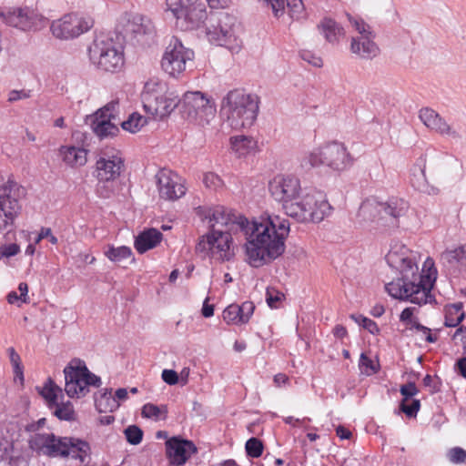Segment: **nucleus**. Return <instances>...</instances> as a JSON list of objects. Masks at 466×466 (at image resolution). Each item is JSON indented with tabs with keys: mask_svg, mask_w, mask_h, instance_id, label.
I'll use <instances>...</instances> for the list:
<instances>
[{
	"mask_svg": "<svg viewBox=\"0 0 466 466\" xmlns=\"http://www.w3.org/2000/svg\"><path fill=\"white\" fill-rule=\"evenodd\" d=\"M250 228L246 243L247 261L250 266L259 268L282 255L284 239L289 232L287 219L261 218L259 221H252Z\"/></svg>",
	"mask_w": 466,
	"mask_h": 466,
	"instance_id": "obj_1",
	"label": "nucleus"
},
{
	"mask_svg": "<svg viewBox=\"0 0 466 466\" xmlns=\"http://www.w3.org/2000/svg\"><path fill=\"white\" fill-rule=\"evenodd\" d=\"M408 210L409 203L402 198H391L385 202L367 198L358 210L356 222L369 231L388 233L400 227V219Z\"/></svg>",
	"mask_w": 466,
	"mask_h": 466,
	"instance_id": "obj_2",
	"label": "nucleus"
},
{
	"mask_svg": "<svg viewBox=\"0 0 466 466\" xmlns=\"http://www.w3.org/2000/svg\"><path fill=\"white\" fill-rule=\"evenodd\" d=\"M400 268L401 278L385 285L389 295L418 305L427 303L435 277L432 279L431 274H419L418 266L409 258H400Z\"/></svg>",
	"mask_w": 466,
	"mask_h": 466,
	"instance_id": "obj_3",
	"label": "nucleus"
},
{
	"mask_svg": "<svg viewBox=\"0 0 466 466\" xmlns=\"http://www.w3.org/2000/svg\"><path fill=\"white\" fill-rule=\"evenodd\" d=\"M221 112L226 115L231 128L249 127L258 116V97L240 89L231 90L222 100Z\"/></svg>",
	"mask_w": 466,
	"mask_h": 466,
	"instance_id": "obj_4",
	"label": "nucleus"
},
{
	"mask_svg": "<svg viewBox=\"0 0 466 466\" xmlns=\"http://www.w3.org/2000/svg\"><path fill=\"white\" fill-rule=\"evenodd\" d=\"M28 442L33 451L50 457L72 456L84 462L90 453V446L86 441L75 438H58L54 433H35Z\"/></svg>",
	"mask_w": 466,
	"mask_h": 466,
	"instance_id": "obj_5",
	"label": "nucleus"
},
{
	"mask_svg": "<svg viewBox=\"0 0 466 466\" xmlns=\"http://www.w3.org/2000/svg\"><path fill=\"white\" fill-rule=\"evenodd\" d=\"M287 216L300 223H319L332 213L333 208L325 195L319 191L299 193L283 208Z\"/></svg>",
	"mask_w": 466,
	"mask_h": 466,
	"instance_id": "obj_6",
	"label": "nucleus"
},
{
	"mask_svg": "<svg viewBox=\"0 0 466 466\" xmlns=\"http://www.w3.org/2000/svg\"><path fill=\"white\" fill-rule=\"evenodd\" d=\"M240 32V24L235 15L219 12L211 16L206 34L212 45L225 47L232 54H238L243 47Z\"/></svg>",
	"mask_w": 466,
	"mask_h": 466,
	"instance_id": "obj_7",
	"label": "nucleus"
},
{
	"mask_svg": "<svg viewBox=\"0 0 466 466\" xmlns=\"http://www.w3.org/2000/svg\"><path fill=\"white\" fill-rule=\"evenodd\" d=\"M352 157L341 143L332 142L323 147L314 148L306 154L302 160V167H314L325 165L334 170H344L352 164Z\"/></svg>",
	"mask_w": 466,
	"mask_h": 466,
	"instance_id": "obj_8",
	"label": "nucleus"
},
{
	"mask_svg": "<svg viewBox=\"0 0 466 466\" xmlns=\"http://www.w3.org/2000/svg\"><path fill=\"white\" fill-rule=\"evenodd\" d=\"M179 110L183 117L201 127L210 125L217 112L215 102L200 91L185 93Z\"/></svg>",
	"mask_w": 466,
	"mask_h": 466,
	"instance_id": "obj_9",
	"label": "nucleus"
},
{
	"mask_svg": "<svg viewBox=\"0 0 466 466\" xmlns=\"http://www.w3.org/2000/svg\"><path fill=\"white\" fill-rule=\"evenodd\" d=\"M88 53L91 62L101 70L116 72L124 65L123 52L111 38L96 37Z\"/></svg>",
	"mask_w": 466,
	"mask_h": 466,
	"instance_id": "obj_10",
	"label": "nucleus"
},
{
	"mask_svg": "<svg viewBox=\"0 0 466 466\" xmlns=\"http://www.w3.org/2000/svg\"><path fill=\"white\" fill-rule=\"evenodd\" d=\"M65 391L70 398H81L88 392V386L100 387L101 379L92 373L85 363L79 362L77 366H67L64 370Z\"/></svg>",
	"mask_w": 466,
	"mask_h": 466,
	"instance_id": "obj_11",
	"label": "nucleus"
},
{
	"mask_svg": "<svg viewBox=\"0 0 466 466\" xmlns=\"http://www.w3.org/2000/svg\"><path fill=\"white\" fill-rule=\"evenodd\" d=\"M204 218L208 219L211 231L214 229H223L224 231L234 233L239 231L244 234L247 240L249 238L251 222L223 206L208 208L205 213Z\"/></svg>",
	"mask_w": 466,
	"mask_h": 466,
	"instance_id": "obj_12",
	"label": "nucleus"
},
{
	"mask_svg": "<svg viewBox=\"0 0 466 466\" xmlns=\"http://www.w3.org/2000/svg\"><path fill=\"white\" fill-rule=\"evenodd\" d=\"M194 51L186 47L179 39L173 38L162 56V69L170 76L177 78L192 65Z\"/></svg>",
	"mask_w": 466,
	"mask_h": 466,
	"instance_id": "obj_13",
	"label": "nucleus"
},
{
	"mask_svg": "<svg viewBox=\"0 0 466 466\" xmlns=\"http://www.w3.org/2000/svg\"><path fill=\"white\" fill-rule=\"evenodd\" d=\"M88 120L91 129L100 139L116 136L119 131L118 125H121L118 116V102L113 100L107 103L90 116Z\"/></svg>",
	"mask_w": 466,
	"mask_h": 466,
	"instance_id": "obj_14",
	"label": "nucleus"
},
{
	"mask_svg": "<svg viewBox=\"0 0 466 466\" xmlns=\"http://www.w3.org/2000/svg\"><path fill=\"white\" fill-rule=\"evenodd\" d=\"M94 24L95 21L90 15L69 13L53 21L50 29L56 38L72 39L89 31Z\"/></svg>",
	"mask_w": 466,
	"mask_h": 466,
	"instance_id": "obj_15",
	"label": "nucleus"
},
{
	"mask_svg": "<svg viewBox=\"0 0 466 466\" xmlns=\"http://www.w3.org/2000/svg\"><path fill=\"white\" fill-rule=\"evenodd\" d=\"M24 187L15 181L8 180L6 185L0 187V231L7 228L14 222L20 210L18 198L24 195Z\"/></svg>",
	"mask_w": 466,
	"mask_h": 466,
	"instance_id": "obj_16",
	"label": "nucleus"
},
{
	"mask_svg": "<svg viewBox=\"0 0 466 466\" xmlns=\"http://www.w3.org/2000/svg\"><path fill=\"white\" fill-rule=\"evenodd\" d=\"M421 122L431 130L450 137L455 141H461L466 137V128L460 125H450L436 111L431 108H421L419 112Z\"/></svg>",
	"mask_w": 466,
	"mask_h": 466,
	"instance_id": "obj_17",
	"label": "nucleus"
},
{
	"mask_svg": "<svg viewBox=\"0 0 466 466\" xmlns=\"http://www.w3.org/2000/svg\"><path fill=\"white\" fill-rule=\"evenodd\" d=\"M158 193L166 200H177L186 194L184 180L177 173L163 168L156 175Z\"/></svg>",
	"mask_w": 466,
	"mask_h": 466,
	"instance_id": "obj_18",
	"label": "nucleus"
},
{
	"mask_svg": "<svg viewBox=\"0 0 466 466\" xmlns=\"http://www.w3.org/2000/svg\"><path fill=\"white\" fill-rule=\"evenodd\" d=\"M0 18L10 26L28 31L36 25L38 15L31 7L14 6L0 8Z\"/></svg>",
	"mask_w": 466,
	"mask_h": 466,
	"instance_id": "obj_19",
	"label": "nucleus"
},
{
	"mask_svg": "<svg viewBox=\"0 0 466 466\" xmlns=\"http://www.w3.org/2000/svg\"><path fill=\"white\" fill-rule=\"evenodd\" d=\"M268 187L271 196L282 204V208L302 191L299 179L291 176H277L269 182Z\"/></svg>",
	"mask_w": 466,
	"mask_h": 466,
	"instance_id": "obj_20",
	"label": "nucleus"
},
{
	"mask_svg": "<svg viewBox=\"0 0 466 466\" xmlns=\"http://www.w3.org/2000/svg\"><path fill=\"white\" fill-rule=\"evenodd\" d=\"M166 455L173 466L184 465L192 454L198 452V448L192 441L180 436H174L166 441Z\"/></svg>",
	"mask_w": 466,
	"mask_h": 466,
	"instance_id": "obj_21",
	"label": "nucleus"
},
{
	"mask_svg": "<svg viewBox=\"0 0 466 466\" xmlns=\"http://www.w3.org/2000/svg\"><path fill=\"white\" fill-rule=\"evenodd\" d=\"M118 26L121 27L120 33L130 39H138L152 30L150 19L140 14L132 13H126L121 17Z\"/></svg>",
	"mask_w": 466,
	"mask_h": 466,
	"instance_id": "obj_22",
	"label": "nucleus"
},
{
	"mask_svg": "<svg viewBox=\"0 0 466 466\" xmlns=\"http://www.w3.org/2000/svg\"><path fill=\"white\" fill-rule=\"evenodd\" d=\"M124 161L120 157H100L96 163L95 176L99 183L116 180L121 173Z\"/></svg>",
	"mask_w": 466,
	"mask_h": 466,
	"instance_id": "obj_23",
	"label": "nucleus"
},
{
	"mask_svg": "<svg viewBox=\"0 0 466 466\" xmlns=\"http://www.w3.org/2000/svg\"><path fill=\"white\" fill-rule=\"evenodd\" d=\"M206 4L203 0L189 1L177 25L183 30L198 28L207 19Z\"/></svg>",
	"mask_w": 466,
	"mask_h": 466,
	"instance_id": "obj_24",
	"label": "nucleus"
},
{
	"mask_svg": "<svg viewBox=\"0 0 466 466\" xmlns=\"http://www.w3.org/2000/svg\"><path fill=\"white\" fill-rule=\"evenodd\" d=\"M211 257L219 261H228L234 257L231 232L213 230Z\"/></svg>",
	"mask_w": 466,
	"mask_h": 466,
	"instance_id": "obj_25",
	"label": "nucleus"
},
{
	"mask_svg": "<svg viewBox=\"0 0 466 466\" xmlns=\"http://www.w3.org/2000/svg\"><path fill=\"white\" fill-rule=\"evenodd\" d=\"M180 107V99L173 93L166 92L153 102L144 104L145 110L154 117L162 119L176 108Z\"/></svg>",
	"mask_w": 466,
	"mask_h": 466,
	"instance_id": "obj_26",
	"label": "nucleus"
},
{
	"mask_svg": "<svg viewBox=\"0 0 466 466\" xmlns=\"http://www.w3.org/2000/svg\"><path fill=\"white\" fill-rule=\"evenodd\" d=\"M376 35L355 36L350 41V51L359 58L371 60L380 55V47L374 41Z\"/></svg>",
	"mask_w": 466,
	"mask_h": 466,
	"instance_id": "obj_27",
	"label": "nucleus"
},
{
	"mask_svg": "<svg viewBox=\"0 0 466 466\" xmlns=\"http://www.w3.org/2000/svg\"><path fill=\"white\" fill-rule=\"evenodd\" d=\"M440 259L450 274L457 275L461 270H466V245L443 251Z\"/></svg>",
	"mask_w": 466,
	"mask_h": 466,
	"instance_id": "obj_28",
	"label": "nucleus"
},
{
	"mask_svg": "<svg viewBox=\"0 0 466 466\" xmlns=\"http://www.w3.org/2000/svg\"><path fill=\"white\" fill-rule=\"evenodd\" d=\"M425 168L426 155L422 154L417 158L410 168V180L414 189L424 193H430V186L425 176Z\"/></svg>",
	"mask_w": 466,
	"mask_h": 466,
	"instance_id": "obj_29",
	"label": "nucleus"
},
{
	"mask_svg": "<svg viewBox=\"0 0 466 466\" xmlns=\"http://www.w3.org/2000/svg\"><path fill=\"white\" fill-rule=\"evenodd\" d=\"M162 233L156 228H149L141 232L135 239V248L138 253L154 248L162 239Z\"/></svg>",
	"mask_w": 466,
	"mask_h": 466,
	"instance_id": "obj_30",
	"label": "nucleus"
},
{
	"mask_svg": "<svg viewBox=\"0 0 466 466\" xmlns=\"http://www.w3.org/2000/svg\"><path fill=\"white\" fill-rule=\"evenodd\" d=\"M318 29L324 35L325 39L331 44L339 41V37L345 35L344 28L331 18H324L318 25Z\"/></svg>",
	"mask_w": 466,
	"mask_h": 466,
	"instance_id": "obj_31",
	"label": "nucleus"
},
{
	"mask_svg": "<svg viewBox=\"0 0 466 466\" xmlns=\"http://www.w3.org/2000/svg\"><path fill=\"white\" fill-rule=\"evenodd\" d=\"M59 152L63 161L70 167H81L86 163L87 152L82 147H61Z\"/></svg>",
	"mask_w": 466,
	"mask_h": 466,
	"instance_id": "obj_32",
	"label": "nucleus"
},
{
	"mask_svg": "<svg viewBox=\"0 0 466 466\" xmlns=\"http://www.w3.org/2000/svg\"><path fill=\"white\" fill-rule=\"evenodd\" d=\"M167 92V85L165 82L157 79L151 78L145 83L144 90L142 92L143 104L153 102L157 97L162 96Z\"/></svg>",
	"mask_w": 466,
	"mask_h": 466,
	"instance_id": "obj_33",
	"label": "nucleus"
},
{
	"mask_svg": "<svg viewBox=\"0 0 466 466\" xmlns=\"http://www.w3.org/2000/svg\"><path fill=\"white\" fill-rule=\"evenodd\" d=\"M231 147L238 157H245L255 151L257 142L250 137L238 136L231 137Z\"/></svg>",
	"mask_w": 466,
	"mask_h": 466,
	"instance_id": "obj_34",
	"label": "nucleus"
},
{
	"mask_svg": "<svg viewBox=\"0 0 466 466\" xmlns=\"http://www.w3.org/2000/svg\"><path fill=\"white\" fill-rule=\"evenodd\" d=\"M95 405L100 413L112 412L119 407V402L112 396L111 390H106L99 396L95 397Z\"/></svg>",
	"mask_w": 466,
	"mask_h": 466,
	"instance_id": "obj_35",
	"label": "nucleus"
},
{
	"mask_svg": "<svg viewBox=\"0 0 466 466\" xmlns=\"http://www.w3.org/2000/svg\"><path fill=\"white\" fill-rule=\"evenodd\" d=\"M58 393L61 394L62 390L51 378L46 380L45 385L39 390V394L46 400L50 409H53L54 404H56Z\"/></svg>",
	"mask_w": 466,
	"mask_h": 466,
	"instance_id": "obj_36",
	"label": "nucleus"
},
{
	"mask_svg": "<svg viewBox=\"0 0 466 466\" xmlns=\"http://www.w3.org/2000/svg\"><path fill=\"white\" fill-rule=\"evenodd\" d=\"M464 317L461 303L451 305L446 311L445 326L457 327L463 320Z\"/></svg>",
	"mask_w": 466,
	"mask_h": 466,
	"instance_id": "obj_37",
	"label": "nucleus"
},
{
	"mask_svg": "<svg viewBox=\"0 0 466 466\" xmlns=\"http://www.w3.org/2000/svg\"><path fill=\"white\" fill-rule=\"evenodd\" d=\"M167 414V405L157 406L147 403L142 407V416L155 420H165Z\"/></svg>",
	"mask_w": 466,
	"mask_h": 466,
	"instance_id": "obj_38",
	"label": "nucleus"
},
{
	"mask_svg": "<svg viewBox=\"0 0 466 466\" xmlns=\"http://www.w3.org/2000/svg\"><path fill=\"white\" fill-rule=\"evenodd\" d=\"M147 124V118L138 113H133L128 119L121 122L123 129L131 133L138 132Z\"/></svg>",
	"mask_w": 466,
	"mask_h": 466,
	"instance_id": "obj_39",
	"label": "nucleus"
},
{
	"mask_svg": "<svg viewBox=\"0 0 466 466\" xmlns=\"http://www.w3.org/2000/svg\"><path fill=\"white\" fill-rule=\"evenodd\" d=\"M106 257L113 261V262H122L123 260L128 258L132 255V250L130 248L126 246L121 247H109L106 251H105Z\"/></svg>",
	"mask_w": 466,
	"mask_h": 466,
	"instance_id": "obj_40",
	"label": "nucleus"
},
{
	"mask_svg": "<svg viewBox=\"0 0 466 466\" xmlns=\"http://www.w3.org/2000/svg\"><path fill=\"white\" fill-rule=\"evenodd\" d=\"M52 410H54V415L59 420H73L75 419L74 407L70 401H67L66 403H58L56 401V404H54Z\"/></svg>",
	"mask_w": 466,
	"mask_h": 466,
	"instance_id": "obj_41",
	"label": "nucleus"
},
{
	"mask_svg": "<svg viewBox=\"0 0 466 466\" xmlns=\"http://www.w3.org/2000/svg\"><path fill=\"white\" fill-rule=\"evenodd\" d=\"M347 17L351 26L354 27V29L360 34L359 36H369L376 35L371 29V26L362 18L354 17L350 14H347Z\"/></svg>",
	"mask_w": 466,
	"mask_h": 466,
	"instance_id": "obj_42",
	"label": "nucleus"
},
{
	"mask_svg": "<svg viewBox=\"0 0 466 466\" xmlns=\"http://www.w3.org/2000/svg\"><path fill=\"white\" fill-rule=\"evenodd\" d=\"M245 450L248 456L258 458L263 453L264 445L259 439L252 437L247 441Z\"/></svg>",
	"mask_w": 466,
	"mask_h": 466,
	"instance_id": "obj_43",
	"label": "nucleus"
},
{
	"mask_svg": "<svg viewBox=\"0 0 466 466\" xmlns=\"http://www.w3.org/2000/svg\"><path fill=\"white\" fill-rule=\"evenodd\" d=\"M124 433L127 442L132 445H137L142 441L143 431L137 425L128 426Z\"/></svg>",
	"mask_w": 466,
	"mask_h": 466,
	"instance_id": "obj_44",
	"label": "nucleus"
},
{
	"mask_svg": "<svg viewBox=\"0 0 466 466\" xmlns=\"http://www.w3.org/2000/svg\"><path fill=\"white\" fill-rule=\"evenodd\" d=\"M289 15L292 19H299L304 15V4L302 0H287Z\"/></svg>",
	"mask_w": 466,
	"mask_h": 466,
	"instance_id": "obj_45",
	"label": "nucleus"
},
{
	"mask_svg": "<svg viewBox=\"0 0 466 466\" xmlns=\"http://www.w3.org/2000/svg\"><path fill=\"white\" fill-rule=\"evenodd\" d=\"M350 318L361 325L365 329H367L371 334H378L380 332V329L375 321L370 319H368L362 315H354L352 314Z\"/></svg>",
	"mask_w": 466,
	"mask_h": 466,
	"instance_id": "obj_46",
	"label": "nucleus"
},
{
	"mask_svg": "<svg viewBox=\"0 0 466 466\" xmlns=\"http://www.w3.org/2000/svg\"><path fill=\"white\" fill-rule=\"evenodd\" d=\"M409 402L410 401H401L400 410L410 418L416 417L420 408V400L412 399L410 400V403Z\"/></svg>",
	"mask_w": 466,
	"mask_h": 466,
	"instance_id": "obj_47",
	"label": "nucleus"
},
{
	"mask_svg": "<svg viewBox=\"0 0 466 466\" xmlns=\"http://www.w3.org/2000/svg\"><path fill=\"white\" fill-rule=\"evenodd\" d=\"M239 316V309L238 305L231 304L227 307L223 311V319L228 324H241L240 319H238Z\"/></svg>",
	"mask_w": 466,
	"mask_h": 466,
	"instance_id": "obj_48",
	"label": "nucleus"
},
{
	"mask_svg": "<svg viewBox=\"0 0 466 466\" xmlns=\"http://www.w3.org/2000/svg\"><path fill=\"white\" fill-rule=\"evenodd\" d=\"M7 352L10 359V362L13 365L15 377H19L21 380H23V366L21 364L20 356L12 347L7 350Z\"/></svg>",
	"mask_w": 466,
	"mask_h": 466,
	"instance_id": "obj_49",
	"label": "nucleus"
},
{
	"mask_svg": "<svg viewBox=\"0 0 466 466\" xmlns=\"http://www.w3.org/2000/svg\"><path fill=\"white\" fill-rule=\"evenodd\" d=\"M284 298V294L274 288H268L266 291V301L271 309H277L279 303Z\"/></svg>",
	"mask_w": 466,
	"mask_h": 466,
	"instance_id": "obj_50",
	"label": "nucleus"
},
{
	"mask_svg": "<svg viewBox=\"0 0 466 466\" xmlns=\"http://www.w3.org/2000/svg\"><path fill=\"white\" fill-rule=\"evenodd\" d=\"M211 238H213V231H210V233L207 234L206 236H203L196 245V252L205 254L209 253L211 255L213 245V240L211 239Z\"/></svg>",
	"mask_w": 466,
	"mask_h": 466,
	"instance_id": "obj_51",
	"label": "nucleus"
},
{
	"mask_svg": "<svg viewBox=\"0 0 466 466\" xmlns=\"http://www.w3.org/2000/svg\"><path fill=\"white\" fill-rule=\"evenodd\" d=\"M240 323H247L252 316L255 305L251 301H245L241 305H238Z\"/></svg>",
	"mask_w": 466,
	"mask_h": 466,
	"instance_id": "obj_52",
	"label": "nucleus"
},
{
	"mask_svg": "<svg viewBox=\"0 0 466 466\" xmlns=\"http://www.w3.org/2000/svg\"><path fill=\"white\" fill-rule=\"evenodd\" d=\"M203 183L206 187L217 190L223 186L222 179L213 172H208L204 175Z\"/></svg>",
	"mask_w": 466,
	"mask_h": 466,
	"instance_id": "obj_53",
	"label": "nucleus"
},
{
	"mask_svg": "<svg viewBox=\"0 0 466 466\" xmlns=\"http://www.w3.org/2000/svg\"><path fill=\"white\" fill-rule=\"evenodd\" d=\"M448 458L452 463H464L466 461V451L461 447H454L448 451Z\"/></svg>",
	"mask_w": 466,
	"mask_h": 466,
	"instance_id": "obj_54",
	"label": "nucleus"
},
{
	"mask_svg": "<svg viewBox=\"0 0 466 466\" xmlns=\"http://www.w3.org/2000/svg\"><path fill=\"white\" fill-rule=\"evenodd\" d=\"M400 392L403 396L401 401H410L412 397L418 394L419 390L415 382L410 381L400 386Z\"/></svg>",
	"mask_w": 466,
	"mask_h": 466,
	"instance_id": "obj_55",
	"label": "nucleus"
},
{
	"mask_svg": "<svg viewBox=\"0 0 466 466\" xmlns=\"http://www.w3.org/2000/svg\"><path fill=\"white\" fill-rule=\"evenodd\" d=\"M359 366L367 375L377 372V368L373 361L365 353L360 354Z\"/></svg>",
	"mask_w": 466,
	"mask_h": 466,
	"instance_id": "obj_56",
	"label": "nucleus"
},
{
	"mask_svg": "<svg viewBox=\"0 0 466 466\" xmlns=\"http://www.w3.org/2000/svg\"><path fill=\"white\" fill-rule=\"evenodd\" d=\"M12 448V443L7 439L0 438V462L7 461Z\"/></svg>",
	"mask_w": 466,
	"mask_h": 466,
	"instance_id": "obj_57",
	"label": "nucleus"
},
{
	"mask_svg": "<svg viewBox=\"0 0 466 466\" xmlns=\"http://www.w3.org/2000/svg\"><path fill=\"white\" fill-rule=\"evenodd\" d=\"M162 380L168 385H176L178 382V375L173 370H164L162 371Z\"/></svg>",
	"mask_w": 466,
	"mask_h": 466,
	"instance_id": "obj_58",
	"label": "nucleus"
},
{
	"mask_svg": "<svg viewBox=\"0 0 466 466\" xmlns=\"http://www.w3.org/2000/svg\"><path fill=\"white\" fill-rule=\"evenodd\" d=\"M30 96V91L22 90H12L8 94V101L11 103L16 102L21 99H25Z\"/></svg>",
	"mask_w": 466,
	"mask_h": 466,
	"instance_id": "obj_59",
	"label": "nucleus"
},
{
	"mask_svg": "<svg viewBox=\"0 0 466 466\" xmlns=\"http://www.w3.org/2000/svg\"><path fill=\"white\" fill-rule=\"evenodd\" d=\"M45 238H48L52 244L57 243V238L52 234L49 228H42L35 242L39 243Z\"/></svg>",
	"mask_w": 466,
	"mask_h": 466,
	"instance_id": "obj_60",
	"label": "nucleus"
},
{
	"mask_svg": "<svg viewBox=\"0 0 466 466\" xmlns=\"http://www.w3.org/2000/svg\"><path fill=\"white\" fill-rule=\"evenodd\" d=\"M20 251V248L17 244L12 243L5 245L1 248V254L4 257L10 258L15 256Z\"/></svg>",
	"mask_w": 466,
	"mask_h": 466,
	"instance_id": "obj_61",
	"label": "nucleus"
},
{
	"mask_svg": "<svg viewBox=\"0 0 466 466\" xmlns=\"http://www.w3.org/2000/svg\"><path fill=\"white\" fill-rule=\"evenodd\" d=\"M270 3L275 16H280L285 10V0H266Z\"/></svg>",
	"mask_w": 466,
	"mask_h": 466,
	"instance_id": "obj_62",
	"label": "nucleus"
},
{
	"mask_svg": "<svg viewBox=\"0 0 466 466\" xmlns=\"http://www.w3.org/2000/svg\"><path fill=\"white\" fill-rule=\"evenodd\" d=\"M301 58L314 66L320 67L322 66V60L319 56H315L310 52H303L301 54Z\"/></svg>",
	"mask_w": 466,
	"mask_h": 466,
	"instance_id": "obj_63",
	"label": "nucleus"
},
{
	"mask_svg": "<svg viewBox=\"0 0 466 466\" xmlns=\"http://www.w3.org/2000/svg\"><path fill=\"white\" fill-rule=\"evenodd\" d=\"M6 461H8L11 466H27L28 464L27 460L24 456H14L11 452H9V458Z\"/></svg>",
	"mask_w": 466,
	"mask_h": 466,
	"instance_id": "obj_64",
	"label": "nucleus"
}]
</instances>
